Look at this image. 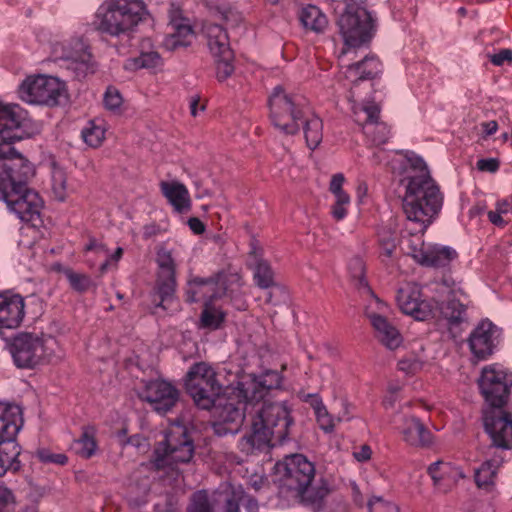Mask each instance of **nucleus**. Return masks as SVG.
<instances>
[{"label": "nucleus", "mask_w": 512, "mask_h": 512, "mask_svg": "<svg viewBox=\"0 0 512 512\" xmlns=\"http://www.w3.org/2000/svg\"><path fill=\"white\" fill-rule=\"evenodd\" d=\"M20 98L30 104L56 106L66 96L63 82L52 76L27 78L19 88Z\"/></svg>", "instance_id": "13"}, {"label": "nucleus", "mask_w": 512, "mask_h": 512, "mask_svg": "<svg viewBox=\"0 0 512 512\" xmlns=\"http://www.w3.org/2000/svg\"><path fill=\"white\" fill-rule=\"evenodd\" d=\"M420 289L416 285L407 284L397 291L396 300L401 311L416 320H427L433 317V306L430 302L420 299Z\"/></svg>", "instance_id": "19"}, {"label": "nucleus", "mask_w": 512, "mask_h": 512, "mask_svg": "<svg viewBox=\"0 0 512 512\" xmlns=\"http://www.w3.org/2000/svg\"><path fill=\"white\" fill-rule=\"evenodd\" d=\"M499 336L498 327L489 320L481 321L469 337L471 352L479 359L493 353L495 339Z\"/></svg>", "instance_id": "23"}, {"label": "nucleus", "mask_w": 512, "mask_h": 512, "mask_svg": "<svg viewBox=\"0 0 512 512\" xmlns=\"http://www.w3.org/2000/svg\"><path fill=\"white\" fill-rule=\"evenodd\" d=\"M225 507L224 512H240V503L244 502L246 512H258V502L246 496L241 485H228L224 491Z\"/></svg>", "instance_id": "31"}, {"label": "nucleus", "mask_w": 512, "mask_h": 512, "mask_svg": "<svg viewBox=\"0 0 512 512\" xmlns=\"http://www.w3.org/2000/svg\"><path fill=\"white\" fill-rule=\"evenodd\" d=\"M194 455V443L186 427L173 424L165 433L164 439L154 448L152 464L156 470H176L178 464H186Z\"/></svg>", "instance_id": "7"}, {"label": "nucleus", "mask_w": 512, "mask_h": 512, "mask_svg": "<svg viewBox=\"0 0 512 512\" xmlns=\"http://www.w3.org/2000/svg\"><path fill=\"white\" fill-rule=\"evenodd\" d=\"M147 14L142 0H111L99 16L97 30L112 37L129 36Z\"/></svg>", "instance_id": "5"}, {"label": "nucleus", "mask_w": 512, "mask_h": 512, "mask_svg": "<svg viewBox=\"0 0 512 512\" xmlns=\"http://www.w3.org/2000/svg\"><path fill=\"white\" fill-rule=\"evenodd\" d=\"M0 179L5 189H21L35 175L34 165L10 143H0Z\"/></svg>", "instance_id": "11"}, {"label": "nucleus", "mask_w": 512, "mask_h": 512, "mask_svg": "<svg viewBox=\"0 0 512 512\" xmlns=\"http://www.w3.org/2000/svg\"><path fill=\"white\" fill-rule=\"evenodd\" d=\"M457 257L454 249L446 246H429L425 253H419L416 261L427 267L440 268L448 266Z\"/></svg>", "instance_id": "29"}, {"label": "nucleus", "mask_w": 512, "mask_h": 512, "mask_svg": "<svg viewBox=\"0 0 512 512\" xmlns=\"http://www.w3.org/2000/svg\"><path fill=\"white\" fill-rule=\"evenodd\" d=\"M499 160L496 158H486L477 161V169L483 172L494 173L499 169Z\"/></svg>", "instance_id": "57"}, {"label": "nucleus", "mask_w": 512, "mask_h": 512, "mask_svg": "<svg viewBox=\"0 0 512 512\" xmlns=\"http://www.w3.org/2000/svg\"><path fill=\"white\" fill-rule=\"evenodd\" d=\"M441 314L447 320L448 327L453 336H456L454 329H457L463 322L467 321L466 306L456 298L453 291L447 302L441 306Z\"/></svg>", "instance_id": "34"}, {"label": "nucleus", "mask_w": 512, "mask_h": 512, "mask_svg": "<svg viewBox=\"0 0 512 512\" xmlns=\"http://www.w3.org/2000/svg\"><path fill=\"white\" fill-rule=\"evenodd\" d=\"M275 482L281 488L293 491L304 502L314 505L321 512L323 500L329 495L327 480L321 479L316 487H310L315 477V466L302 454H291L275 464Z\"/></svg>", "instance_id": "2"}, {"label": "nucleus", "mask_w": 512, "mask_h": 512, "mask_svg": "<svg viewBox=\"0 0 512 512\" xmlns=\"http://www.w3.org/2000/svg\"><path fill=\"white\" fill-rule=\"evenodd\" d=\"M402 439L414 447H428L433 442L432 433L420 419L414 416L403 415L397 425Z\"/></svg>", "instance_id": "25"}, {"label": "nucleus", "mask_w": 512, "mask_h": 512, "mask_svg": "<svg viewBox=\"0 0 512 512\" xmlns=\"http://www.w3.org/2000/svg\"><path fill=\"white\" fill-rule=\"evenodd\" d=\"M497 209L500 211V213L507 214L509 212H512V200H503L501 202H498Z\"/></svg>", "instance_id": "64"}, {"label": "nucleus", "mask_w": 512, "mask_h": 512, "mask_svg": "<svg viewBox=\"0 0 512 512\" xmlns=\"http://www.w3.org/2000/svg\"><path fill=\"white\" fill-rule=\"evenodd\" d=\"M371 448L368 445H362L359 450L353 452V456L359 462L367 461L371 458Z\"/></svg>", "instance_id": "58"}, {"label": "nucleus", "mask_w": 512, "mask_h": 512, "mask_svg": "<svg viewBox=\"0 0 512 512\" xmlns=\"http://www.w3.org/2000/svg\"><path fill=\"white\" fill-rule=\"evenodd\" d=\"M337 25L344 40L345 46L339 59L349 52L350 48H357L368 43L373 35V19L371 14L362 7L347 6L340 15Z\"/></svg>", "instance_id": "10"}, {"label": "nucleus", "mask_w": 512, "mask_h": 512, "mask_svg": "<svg viewBox=\"0 0 512 512\" xmlns=\"http://www.w3.org/2000/svg\"><path fill=\"white\" fill-rule=\"evenodd\" d=\"M156 263L158 266L153 296L158 297L159 301L153 300L156 307L166 309L165 303L174 298L177 279L176 263L172 257L171 251L165 248H159L156 253Z\"/></svg>", "instance_id": "16"}, {"label": "nucleus", "mask_w": 512, "mask_h": 512, "mask_svg": "<svg viewBox=\"0 0 512 512\" xmlns=\"http://www.w3.org/2000/svg\"><path fill=\"white\" fill-rule=\"evenodd\" d=\"M24 298L19 294L6 296L0 293V328L15 329L25 315Z\"/></svg>", "instance_id": "26"}, {"label": "nucleus", "mask_w": 512, "mask_h": 512, "mask_svg": "<svg viewBox=\"0 0 512 512\" xmlns=\"http://www.w3.org/2000/svg\"><path fill=\"white\" fill-rule=\"evenodd\" d=\"M501 214L502 213H500V211L498 209L496 211H489L488 219L492 224L499 226V227H503L506 223L503 220Z\"/></svg>", "instance_id": "62"}, {"label": "nucleus", "mask_w": 512, "mask_h": 512, "mask_svg": "<svg viewBox=\"0 0 512 512\" xmlns=\"http://www.w3.org/2000/svg\"><path fill=\"white\" fill-rule=\"evenodd\" d=\"M145 44H150L149 39H145L142 42V49H144ZM162 65V58L157 51H144L141 50V53L138 57L129 59L125 64V67L128 69H152L157 68Z\"/></svg>", "instance_id": "39"}, {"label": "nucleus", "mask_w": 512, "mask_h": 512, "mask_svg": "<svg viewBox=\"0 0 512 512\" xmlns=\"http://www.w3.org/2000/svg\"><path fill=\"white\" fill-rule=\"evenodd\" d=\"M422 362L415 357L403 358L398 362L399 370L406 374H415L422 369Z\"/></svg>", "instance_id": "55"}, {"label": "nucleus", "mask_w": 512, "mask_h": 512, "mask_svg": "<svg viewBox=\"0 0 512 512\" xmlns=\"http://www.w3.org/2000/svg\"><path fill=\"white\" fill-rule=\"evenodd\" d=\"M185 388L199 408L209 410L221 395L223 386L211 365L197 362L186 374Z\"/></svg>", "instance_id": "9"}, {"label": "nucleus", "mask_w": 512, "mask_h": 512, "mask_svg": "<svg viewBox=\"0 0 512 512\" xmlns=\"http://www.w3.org/2000/svg\"><path fill=\"white\" fill-rule=\"evenodd\" d=\"M188 512H212L206 493L199 491L193 494L192 502L188 507Z\"/></svg>", "instance_id": "50"}, {"label": "nucleus", "mask_w": 512, "mask_h": 512, "mask_svg": "<svg viewBox=\"0 0 512 512\" xmlns=\"http://www.w3.org/2000/svg\"><path fill=\"white\" fill-rule=\"evenodd\" d=\"M65 276L71 288L79 293L87 292L93 285V281L90 276L77 273L71 269L65 271Z\"/></svg>", "instance_id": "46"}, {"label": "nucleus", "mask_w": 512, "mask_h": 512, "mask_svg": "<svg viewBox=\"0 0 512 512\" xmlns=\"http://www.w3.org/2000/svg\"><path fill=\"white\" fill-rule=\"evenodd\" d=\"M478 384L489 407H504L512 386V374L497 364L489 365L482 369Z\"/></svg>", "instance_id": "14"}, {"label": "nucleus", "mask_w": 512, "mask_h": 512, "mask_svg": "<svg viewBox=\"0 0 512 512\" xmlns=\"http://www.w3.org/2000/svg\"><path fill=\"white\" fill-rule=\"evenodd\" d=\"M14 502V495L10 489L0 485V505H8Z\"/></svg>", "instance_id": "59"}, {"label": "nucleus", "mask_w": 512, "mask_h": 512, "mask_svg": "<svg viewBox=\"0 0 512 512\" xmlns=\"http://www.w3.org/2000/svg\"><path fill=\"white\" fill-rule=\"evenodd\" d=\"M253 278L256 285L261 289H268L275 285L274 271L268 261L264 259L257 260Z\"/></svg>", "instance_id": "42"}, {"label": "nucleus", "mask_w": 512, "mask_h": 512, "mask_svg": "<svg viewBox=\"0 0 512 512\" xmlns=\"http://www.w3.org/2000/svg\"><path fill=\"white\" fill-rule=\"evenodd\" d=\"M52 192L59 201H64L67 197V176L60 168H55L52 173Z\"/></svg>", "instance_id": "47"}, {"label": "nucleus", "mask_w": 512, "mask_h": 512, "mask_svg": "<svg viewBox=\"0 0 512 512\" xmlns=\"http://www.w3.org/2000/svg\"><path fill=\"white\" fill-rule=\"evenodd\" d=\"M189 228L197 235H200L205 232L204 223L196 217H192L188 220Z\"/></svg>", "instance_id": "60"}, {"label": "nucleus", "mask_w": 512, "mask_h": 512, "mask_svg": "<svg viewBox=\"0 0 512 512\" xmlns=\"http://www.w3.org/2000/svg\"><path fill=\"white\" fill-rule=\"evenodd\" d=\"M37 457L43 463H55V464H59V465H64L68 461V458L65 454H62V453L54 454V453H51L47 449L38 450Z\"/></svg>", "instance_id": "54"}, {"label": "nucleus", "mask_w": 512, "mask_h": 512, "mask_svg": "<svg viewBox=\"0 0 512 512\" xmlns=\"http://www.w3.org/2000/svg\"><path fill=\"white\" fill-rule=\"evenodd\" d=\"M23 425L22 410L18 405L0 402V477L21 469V447L16 435Z\"/></svg>", "instance_id": "6"}, {"label": "nucleus", "mask_w": 512, "mask_h": 512, "mask_svg": "<svg viewBox=\"0 0 512 512\" xmlns=\"http://www.w3.org/2000/svg\"><path fill=\"white\" fill-rule=\"evenodd\" d=\"M272 388L266 377L244 376L232 390V397L219 403V428L224 433H236L242 426L248 406L264 400Z\"/></svg>", "instance_id": "4"}, {"label": "nucleus", "mask_w": 512, "mask_h": 512, "mask_svg": "<svg viewBox=\"0 0 512 512\" xmlns=\"http://www.w3.org/2000/svg\"><path fill=\"white\" fill-rule=\"evenodd\" d=\"M82 138L90 147L97 148L105 138V130L94 122H90L89 126L83 129Z\"/></svg>", "instance_id": "48"}, {"label": "nucleus", "mask_w": 512, "mask_h": 512, "mask_svg": "<svg viewBox=\"0 0 512 512\" xmlns=\"http://www.w3.org/2000/svg\"><path fill=\"white\" fill-rule=\"evenodd\" d=\"M349 271L352 278L358 280L359 287L365 286L367 287V282L364 278L365 275V265L361 258H353L349 263Z\"/></svg>", "instance_id": "52"}, {"label": "nucleus", "mask_w": 512, "mask_h": 512, "mask_svg": "<svg viewBox=\"0 0 512 512\" xmlns=\"http://www.w3.org/2000/svg\"><path fill=\"white\" fill-rule=\"evenodd\" d=\"M103 102L106 109L115 111L121 107L123 99L116 88L108 87L104 94Z\"/></svg>", "instance_id": "51"}, {"label": "nucleus", "mask_w": 512, "mask_h": 512, "mask_svg": "<svg viewBox=\"0 0 512 512\" xmlns=\"http://www.w3.org/2000/svg\"><path fill=\"white\" fill-rule=\"evenodd\" d=\"M27 112L17 104H7L0 106V136L2 143H12L15 140L22 139L18 130L26 120Z\"/></svg>", "instance_id": "24"}, {"label": "nucleus", "mask_w": 512, "mask_h": 512, "mask_svg": "<svg viewBox=\"0 0 512 512\" xmlns=\"http://www.w3.org/2000/svg\"><path fill=\"white\" fill-rule=\"evenodd\" d=\"M85 251H95L97 253H108V249L103 245L98 243L95 239H90L89 243L85 246Z\"/></svg>", "instance_id": "61"}, {"label": "nucleus", "mask_w": 512, "mask_h": 512, "mask_svg": "<svg viewBox=\"0 0 512 512\" xmlns=\"http://www.w3.org/2000/svg\"><path fill=\"white\" fill-rule=\"evenodd\" d=\"M443 204V195L427 170L411 176L403 199L407 221L425 231Z\"/></svg>", "instance_id": "3"}, {"label": "nucleus", "mask_w": 512, "mask_h": 512, "mask_svg": "<svg viewBox=\"0 0 512 512\" xmlns=\"http://www.w3.org/2000/svg\"><path fill=\"white\" fill-rule=\"evenodd\" d=\"M268 107L272 125L287 135L299 132L300 121L309 110L303 97L287 92L280 85L273 88Z\"/></svg>", "instance_id": "8"}, {"label": "nucleus", "mask_w": 512, "mask_h": 512, "mask_svg": "<svg viewBox=\"0 0 512 512\" xmlns=\"http://www.w3.org/2000/svg\"><path fill=\"white\" fill-rule=\"evenodd\" d=\"M49 341L52 339L29 332L16 335L10 347L15 365L19 368L32 369L42 364L51 355Z\"/></svg>", "instance_id": "12"}, {"label": "nucleus", "mask_w": 512, "mask_h": 512, "mask_svg": "<svg viewBox=\"0 0 512 512\" xmlns=\"http://www.w3.org/2000/svg\"><path fill=\"white\" fill-rule=\"evenodd\" d=\"M224 274L219 272L209 278L196 277L189 281L186 300L190 303L207 299L210 302L222 297L226 292Z\"/></svg>", "instance_id": "20"}, {"label": "nucleus", "mask_w": 512, "mask_h": 512, "mask_svg": "<svg viewBox=\"0 0 512 512\" xmlns=\"http://www.w3.org/2000/svg\"><path fill=\"white\" fill-rule=\"evenodd\" d=\"M216 63V76L219 81H224L228 77H230L234 72L233 65V52H231L230 57H226L224 54L219 57H214Z\"/></svg>", "instance_id": "49"}, {"label": "nucleus", "mask_w": 512, "mask_h": 512, "mask_svg": "<svg viewBox=\"0 0 512 512\" xmlns=\"http://www.w3.org/2000/svg\"><path fill=\"white\" fill-rule=\"evenodd\" d=\"M160 231H161V229L157 224H155V223L147 224L143 228V236L145 238H151L153 236L158 235L160 233Z\"/></svg>", "instance_id": "63"}, {"label": "nucleus", "mask_w": 512, "mask_h": 512, "mask_svg": "<svg viewBox=\"0 0 512 512\" xmlns=\"http://www.w3.org/2000/svg\"><path fill=\"white\" fill-rule=\"evenodd\" d=\"M204 32L207 37L208 47L214 57L222 56V54L226 57L231 56L233 51L230 48L229 37L221 25L207 24L204 26Z\"/></svg>", "instance_id": "30"}, {"label": "nucleus", "mask_w": 512, "mask_h": 512, "mask_svg": "<svg viewBox=\"0 0 512 512\" xmlns=\"http://www.w3.org/2000/svg\"><path fill=\"white\" fill-rule=\"evenodd\" d=\"M301 126L303 128L307 146L311 150L316 149L323 138L322 120L308 110L305 114V117H303V120L300 121V127Z\"/></svg>", "instance_id": "36"}, {"label": "nucleus", "mask_w": 512, "mask_h": 512, "mask_svg": "<svg viewBox=\"0 0 512 512\" xmlns=\"http://www.w3.org/2000/svg\"><path fill=\"white\" fill-rule=\"evenodd\" d=\"M380 111V106L375 102H366L354 108V114L362 125L364 134L377 146L387 143L390 137V128L379 120Z\"/></svg>", "instance_id": "17"}, {"label": "nucleus", "mask_w": 512, "mask_h": 512, "mask_svg": "<svg viewBox=\"0 0 512 512\" xmlns=\"http://www.w3.org/2000/svg\"><path fill=\"white\" fill-rule=\"evenodd\" d=\"M225 314L208 303H205V307L201 313L200 323L202 328L218 329L224 322Z\"/></svg>", "instance_id": "43"}, {"label": "nucleus", "mask_w": 512, "mask_h": 512, "mask_svg": "<svg viewBox=\"0 0 512 512\" xmlns=\"http://www.w3.org/2000/svg\"><path fill=\"white\" fill-rule=\"evenodd\" d=\"M377 235L381 254L389 258L392 257L397 247L395 232L389 227H382Z\"/></svg>", "instance_id": "44"}, {"label": "nucleus", "mask_w": 512, "mask_h": 512, "mask_svg": "<svg viewBox=\"0 0 512 512\" xmlns=\"http://www.w3.org/2000/svg\"><path fill=\"white\" fill-rule=\"evenodd\" d=\"M367 507L369 512H400L395 504L386 502L380 497L370 499Z\"/></svg>", "instance_id": "53"}, {"label": "nucleus", "mask_w": 512, "mask_h": 512, "mask_svg": "<svg viewBox=\"0 0 512 512\" xmlns=\"http://www.w3.org/2000/svg\"><path fill=\"white\" fill-rule=\"evenodd\" d=\"M97 430L94 426L88 425L82 428L79 439L74 442L76 453L84 459L91 458L97 449L96 441Z\"/></svg>", "instance_id": "38"}, {"label": "nucleus", "mask_w": 512, "mask_h": 512, "mask_svg": "<svg viewBox=\"0 0 512 512\" xmlns=\"http://www.w3.org/2000/svg\"><path fill=\"white\" fill-rule=\"evenodd\" d=\"M300 21L302 25L313 32L321 33L328 25V19L315 5H307L301 10Z\"/></svg>", "instance_id": "37"}, {"label": "nucleus", "mask_w": 512, "mask_h": 512, "mask_svg": "<svg viewBox=\"0 0 512 512\" xmlns=\"http://www.w3.org/2000/svg\"><path fill=\"white\" fill-rule=\"evenodd\" d=\"M293 424L291 411L285 403L264 401L252 417L250 433L240 439L239 450L249 455L282 445L288 440Z\"/></svg>", "instance_id": "1"}, {"label": "nucleus", "mask_w": 512, "mask_h": 512, "mask_svg": "<svg viewBox=\"0 0 512 512\" xmlns=\"http://www.w3.org/2000/svg\"><path fill=\"white\" fill-rule=\"evenodd\" d=\"M162 194L177 212L189 210L191 206L190 196L186 186L177 181H162L160 183Z\"/></svg>", "instance_id": "32"}, {"label": "nucleus", "mask_w": 512, "mask_h": 512, "mask_svg": "<svg viewBox=\"0 0 512 512\" xmlns=\"http://www.w3.org/2000/svg\"><path fill=\"white\" fill-rule=\"evenodd\" d=\"M428 474L433 480L434 487L440 492L447 493L464 475L448 462L437 461L429 465Z\"/></svg>", "instance_id": "27"}, {"label": "nucleus", "mask_w": 512, "mask_h": 512, "mask_svg": "<svg viewBox=\"0 0 512 512\" xmlns=\"http://www.w3.org/2000/svg\"><path fill=\"white\" fill-rule=\"evenodd\" d=\"M62 59L70 61V68L75 72L77 78L85 77L93 72L91 63V54L86 51L67 52L60 56Z\"/></svg>", "instance_id": "40"}, {"label": "nucleus", "mask_w": 512, "mask_h": 512, "mask_svg": "<svg viewBox=\"0 0 512 512\" xmlns=\"http://www.w3.org/2000/svg\"><path fill=\"white\" fill-rule=\"evenodd\" d=\"M489 60L495 66H502L505 62L512 63V50L501 49L498 53L489 54Z\"/></svg>", "instance_id": "56"}, {"label": "nucleus", "mask_w": 512, "mask_h": 512, "mask_svg": "<svg viewBox=\"0 0 512 512\" xmlns=\"http://www.w3.org/2000/svg\"><path fill=\"white\" fill-rule=\"evenodd\" d=\"M344 181V175L342 173H337L332 176L329 186V190L335 196V203L331 208V214L337 221L346 217L348 206L350 205V197L342 189Z\"/></svg>", "instance_id": "33"}, {"label": "nucleus", "mask_w": 512, "mask_h": 512, "mask_svg": "<svg viewBox=\"0 0 512 512\" xmlns=\"http://www.w3.org/2000/svg\"><path fill=\"white\" fill-rule=\"evenodd\" d=\"M405 231L409 234L410 238L407 240V253L416 260V256L419 253H425L426 248L424 247V241L422 239V235L425 231L419 232V226L416 225L415 228H405Z\"/></svg>", "instance_id": "45"}, {"label": "nucleus", "mask_w": 512, "mask_h": 512, "mask_svg": "<svg viewBox=\"0 0 512 512\" xmlns=\"http://www.w3.org/2000/svg\"><path fill=\"white\" fill-rule=\"evenodd\" d=\"M370 322L376 332L377 339L388 349L394 350L402 343V336L398 329L385 317L372 313L368 315Z\"/></svg>", "instance_id": "28"}, {"label": "nucleus", "mask_w": 512, "mask_h": 512, "mask_svg": "<svg viewBox=\"0 0 512 512\" xmlns=\"http://www.w3.org/2000/svg\"><path fill=\"white\" fill-rule=\"evenodd\" d=\"M141 398L150 403L157 413L164 415L177 405L180 392L172 383L157 379L145 385Z\"/></svg>", "instance_id": "18"}, {"label": "nucleus", "mask_w": 512, "mask_h": 512, "mask_svg": "<svg viewBox=\"0 0 512 512\" xmlns=\"http://www.w3.org/2000/svg\"><path fill=\"white\" fill-rule=\"evenodd\" d=\"M381 72L382 64L376 56H365L362 60L348 65L344 74L345 78L352 83L349 92L350 100L356 101L358 95L355 89L361 81L373 80Z\"/></svg>", "instance_id": "22"}, {"label": "nucleus", "mask_w": 512, "mask_h": 512, "mask_svg": "<svg viewBox=\"0 0 512 512\" xmlns=\"http://www.w3.org/2000/svg\"><path fill=\"white\" fill-rule=\"evenodd\" d=\"M483 425L485 432L491 439V444L484 454L497 449H512V414L503 407H488L483 410Z\"/></svg>", "instance_id": "15"}, {"label": "nucleus", "mask_w": 512, "mask_h": 512, "mask_svg": "<svg viewBox=\"0 0 512 512\" xmlns=\"http://www.w3.org/2000/svg\"><path fill=\"white\" fill-rule=\"evenodd\" d=\"M310 399V405L312 406L317 423L321 430L326 433H330L334 430V420L332 416L328 413L326 407L324 406L321 398L317 395H308Z\"/></svg>", "instance_id": "41"}, {"label": "nucleus", "mask_w": 512, "mask_h": 512, "mask_svg": "<svg viewBox=\"0 0 512 512\" xmlns=\"http://www.w3.org/2000/svg\"><path fill=\"white\" fill-rule=\"evenodd\" d=\"M170 32L165 37L163 42L168 50H176L179 47H186L190 45L193 38V30L188 20L182 16V11L174 4L171 5L169 10V24Z\"/></svg>", "instance_id": "21"}, {"label": "nucleus", "mask_w": 512, "mask_h": 512, "mask_svg": "<svg viewBox=\"0 0 512 512\" xmlns=\"http://www.w3.org/2000/svg\"><path fill=\"white\" fill-rule=\"evenodd\" d=\"M490 458L486 459L482 465L475 470V482L479 488L490 490L497 477V472L501 464L503 463V457L501 455H489Z\"/></svg>", "instance_id": "35"}]
</instances>
